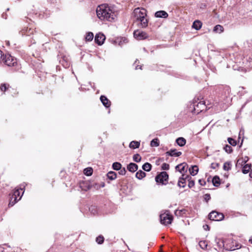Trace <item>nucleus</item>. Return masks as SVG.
Returning <instances> with one entry per match:
<instances>
[{"instance_id": "412c9836", "label": "nucleus", "mask_w": 252, "mask_h": 252, "mask_svg": "<svg viewBox=\"0 0 252 252\" xmlns=\"http://www.w3.org/2000/svg\"><path fill=\"white\" fill-rule=\"evenodd\" d=\"M140 146V142L136 141H131L129 145V147L131 149H136L138 148Z\"/></svg>"}, {"instance_id": "09e8293b", "label": "nucleus", "mask_w": 252, "mask_h": 252, "mask_svg": "<svg viewBox=\"0 0 252 252\" xmlns=\"http://www.w3.org/2000/svg\"><path fill=\"white\" fill-rule=\"evenodd\" d=\"M3 57H4V56L2 54V52L0 50V63H2V61L3 60Z\"/></svg>"}, {"instance_id": "6ab92c4d", "label": "nucleus", "mask_w": 252, "mask_h": 252, "mask_svg": "<svg viewBox=\"0 0 252 252\" xmlns=\"http://www.w3.org/2000/svg\"><path fill=\"white\" fill-rule=\"evenodd\" d=\"M189 171L190 174L192 176L196 175L198 171V166L196 165L192 166L191 168L189 169Z\"/></svg>"}, {"instance_id": "4d7b16f0", "label": "nucleus", "mask_w": 252, "mask_h": 252, "mask_svg": "<svg viewBox=\"0 0 252 252\" xmlns=\"http://www.w3.org/2000/svg\"><path fill=\"white\" fill-rule=\"evenodd\" d=\"M206 228H204V229H206V228H209V226L208 225H206Z\"/></svg>"}, {"instance_id": "2eb2a0df", "label": "nucleus", "mask_w": 252, "mask_h": 252, "mask_svg": "<svg viewBox=\"0 0 252 252\" xmlns=\"http://www.w3.org/2000/svg\"><path fill=\"white\" fill-rule=\"evenodd\" d=\"M155 16L157 18H166L168 16V14L166 11L160 10L156 12L155 13Z\"/></svg>"}, {"instance_id": "7c9ffc66", "label": "nucleus", "mask_w": 252, "mask_h": 252, "mask_svg": "<svg viewBox=\"0 0 252 252\" xmlns=\"http://www.w3.org/2000/svg\"><path fill=\"white\" fill-rule=\"evenodd\" d=\"M93 169L91 167H88L84 170V174L87 176H90L93 174Z\"/></svg>"}, {"instance_id": "79ce46f5", "label": "nucleus", "mask_w": 252, "mask_h": 252, "mask_svg": "<svg viewBox=\"0 0 252 252\" xmlns=\"http://www.w3.org/2000/svg\"><path fill=\"white\" fill-rule=\"evenodd\" d=\"M161 168L162 170H168L169 169V165L167 163H164L161 165Z\"/></svg>"}, {"instance_id": "bb28decb", "label": "nucleus", "mask_w": 252, "mask_h": 252, "mask_svg": "<svg viewBox=\"0 0 252 252\" xmlns=\"http://www.w3.org/2000/svg\"><path fill=\"white\" fill-rule=\"evenodd\" d=\"M152 165L149 162H146L142 165V169L146 171H150Z\"/></svg>"}, {"instance_id": "37998d69", "label": "nucleus", "mask_w": 252, "mask_h": 252, "mask_svg": "<svg viewBox=\"0 0 252 252\" xmlns=\"http://www.w3.org/2000/svg\"><path fill=\"white\" fill-rule=\"evenodd\" d=\"M204 200L207 202L211 199L210 194L206 193L204 195Z\"/></svg>"}, {"instance_id": "20e7f679", "label": "nucleus", "mask_w": 252, "mask_h": 252, "mask_svg": "<svg viewBox=\"0 0 252 252\" xmlns=\"http://www.w3.org/2000/svg\"><path fill=\"white\" fill-rule=\"evenodd\" d=\"M160 222L164 225L171 224L173 220V216L169 214V211H166L160 215Z\"/></svg>"}, {"instance_id": "13d9d810", "label": "nucleus", "mask_w": 252, "mask_h": 252, "mask_svg": "<svg viewBox=\"0 0 252 252\" xmlns=\"http://www.w3.org/2000/svg\"><path fill=\"white\" fill-rule=\"evenodd\" d=\"M206 228H204V229H206V228H209V226L208 225H206Z\"/></svg>"}, {"instance_id": "2f4dec72", "label": "nucleus", "mask_w": 252, "mask_h": 252, "mask_svg": "<svg viewBox=\"0 0 252 252\" xmlns=\"http://www.w3.org/2000/svg\"><path fill=\"white\" fill-rule=\"evenodd\" d=\"M199 245L202 249L205 250L207 248L208 244L206 241H200L199 242Z\"/></svg>"}, {"instance_id": "39448f33", "label": "nucleus", "mask_w": 252, "mask_h": 252, "mask_svg": "<svg viewBox=\"0 0 252 252\" xmlns=\"http://www.w3.org/2000/svg\"><path fill=\"white\" fill-rule=\"evenodd\" d=\"M3 63L8 66H14L17 64L16 59L11 56L10 54H6L3 57Z\"/></svg>"}, {"instance_id": "49530a36", "label": "nucleus", "mask_w": 252, "mask_h": 252, "mask_svg": "<svg viewBox=\"0 0 252 252\" xmlns=\"http://www.w3.org/2000/svg\"><path fill=\"white\" fill-rule=\"evenodd\" d=\"M180 178H183L184 179V180H186L187 179H191V177L189 176V175H186L185 174H183L182 177H180Z\"/></svg>"}, {"instance_id": "6e6d98bb", "label": "nucleus", "mask_w": 252, "mask_h": 252, "mask_svg": "<svg viewBox=\"0 0 252 252\" xmlns=\"http://www.w3.org/2000/svg\"><path fill=\"white\" fill-rule=\"evenodd\" d=\"M249 241L252 244V237L250 239Z\"/></svg>"}, {"instance_id": "680f3d73", "label": "nucleus", "mask_w": 252, "mask_h": 252, "mask_svg": "<svg viewBox=\"0 0 252 252\" xmlns=\"http://www.w3.org/2000/svg\"><path fill=\"white\" fill-rule=\"evenodd\" d=\"M170 183H172L173 185H174V183L173 182H171Z\"/></svg>"}, {"instance_id": "ddd939ff", "label": "nucleus", "mask_w": 252, "mask_h": 252, "mask_svg": "<svg viewBox=\"0 0 252 252\" xmlns=\"http://www.w3.org/2000/svg\"><path fill=\"white\" fill-rule=\"evenodd\" d=\"M100 101L103 105L106 108H108L111 105V101L104 95H101L100 97Z\"/></svg>"}, {"instance_id": "4468645a", "label": "nucleus", "mask_w": 252, "mask_h": 252, "mask_svg": "<svg viewBox=\"0 0 252 252\" xmlns=\"http://www.w3.org/2000/svg\"><path fill=\"white\" fill-rule=\"evenodd\" d=\"M22 190L23 189L21 188L15 190L12 197H13V198L18 199V200H19L21 198V197L24 193V191H23L22 194L21 195V192L22 191Z\"/></svg>"}, {"instance_id": "ea45409f", "label": "nucleus", "mask_w": 252, "mask_h": 252, "mask_svg": "<svg viewBox=\"0 0 252 252\" xmlns=\"http://www.w3.org/2000/svg\"><path fill=\"white\" fill-rule=\"evenodd\" d=\"M19 200L18 199H16L15 198H13V197H11V199L10 200L9 206H13Z\"/></svg>"}, {"instance_id": "4c0bfd02", "label": "nucleus", "mask_w": 252, "mask_h": 252, "mask_svg": "<svg viewBox=\"0 0 252 252\" xmlns=\"http://www.w3.org/2000/svg\"><path fill=\"white\" fill-rule=\"evenodd\" d=\"M96 242L98 244H102L104 242V237L102 236H99L96 238Z\"/></svg>"}, {"instance_id": "3c124183", "label": "nucleus", "mask_w": 252, "mask_h": 252, "mask_svg": "<svg viewBox=\"0 0 252 252\" xmlns=\"http://www.w3.org/2000/svg\"><path fill=\"white\" fill-rule=\"evenodd\" d=\"M99 186H100V188H103V187H104V186H105V183H104V182H101V183L99 184Z\"/></svg>"}, {"instance_id": "cd10ccee", "label": "nucleus", "mask_w": 252, "mask_h": 252, "mask_svg": "<svg viewBox=\"0 0 252 252\" xmlns=\"http://www.w3.org/2000/svg\"><path fill=\"white\" fill-rule=\"evenodd\" d=\"M94 38V34L92 32H88L86 36L85 39L86 41H91Z\"/></svg>"}, {"instance_id": "c03bdc74", "label": "nucleus", "mask_w": 252, "mask_h": 252, "mask_svg": "<svg viewBox=\"0 0 252 252\" xmlns=\"http://www.w3.org/2000/svg\"><path fill=\"white\" fill-rule=\"evenodd\" d=\"M219 166V163H212L211 165V168L213 169H215L218 168Z\"/></svg>"}, {"instance_id": "b1692460", "label": "nucleus", "mask_w": 252, "mask_h": 252, "mask_svg": "<svg viewBox=\"0 0 252 252\" xmlns=\"http://www.w3.org/2000/svg\"><path fill=\"white\" fill-rule=\"evenodd\" d=\"M251 164H247L245 165L242 169V172L244 174H247L251 169Z\"/></svg>"}, {"instance_id": "a878e982", "label": "nucleus", "mask_w": 252, "mask_h": 252, "mask_svg": "<svg viewBox=\"0 0 252 252\" xmlns=\"http://www.w3.org/2000/svg\"><path fill=\"white\" fill-rule=\"evenodd\" d=\"M91 188H94L96 189H98L100 188V186H99V184L98 183H94L91 186L88 185L86 189H83L85 190H87L90 189Z\"/></svg>"}, {"instance_id": "de8ad7c7", "label": "nucleus", "mask_w": 252, "mask_h": 252, "mask_svg": "<svg viewBox=\"0 0 252 252\" xmlns=\"http://www.w3.org/2000/svg\"><path fill=\"white\" fill-rule=\"evenodd\" d=\"M0 90L1 91H3V92H5L6 89H7V87H6V86L5 84H1L0 87Z\"/></svg>"}, {"instance_id": "c756f323", "label": "nucleus", "mask_w": 252, "mask_h": 252, "mask_svg": "<svg viewBox=\"0 0 252 252\" xmlns=\"http://www.w3.org/2000/svg\"><path fill=\"white\" fill-rule=\"evenodd\" d=\"M152 147H158L159 145V140L158 138L153 139L150 144Z\"/></svg>"}, {"instance_id": "f704fd0d", "label": "nucleus", "mask_w": 252, "mask_h": 252, "mask_svg": "<svg viewBox=\"0 0 252 252\" xmlns=\"http://www.w3.org/2000/svg\"><path fill=\"white\" fill-rule=\"evenodd\" d=\"M223 169L225 171H228L231 169V164L230 162H225L223 164Z\"/></svg>"}, {"instance_id": "dca6fc26", "label": "nucleus", "mask_w": 252, "mask_h": 252, "mask_svg": "<svg viewBox=\"0 0 252 252\" xmlns=\"http://www.w3.org/2000/svg\"><path fill=\"white\" fill-rule=\"evenodd\" d=\"M138 165L134 163L131 162L127 166V170L131 172H134L138 169Z\"/></svg>"}, {"instance_id": "1a4fd4ad", "label": "nucleus", "mask_w": 252, "mask_h": 252, "mask_svg": "<svg viewBox=\"0 0 252 252\" xmlns=\"http://www.w3.org/2000/svg\"><path fill=\"white\" fill-rule=\"evenodd\" d=\"M133 36L137 40H143L148 37L146 32L139 30L135 31L133 32Z\"/></svg>"}, {"instance_id": "f257e3e1", "label": "nucleus", "mask_w": 252, "mask_h": 252, "mask_svg": "<svg viewBox=\"0 0 252 252\" xmlns=\"http://www.w3.org/2000/svg\"><path fill=\"white\" fill-rule=\"evenodd\" d=\"M96 14L101 20H106L112 22L115 17V14L110 9V7L103 4L99 5L96 9Z\"/></svg>"}, {"instance_id": "a18cd8bd", "label": "nucleus", "mask_w": 252, "mask_h": 252, "mask_svg": "<svg viewBox=\"0 0 252 252\" xmlns=\"http://www.w3.org/2000/svg\"><path fill=\"white\" fill-rule=\"evenodd\" d=\"M126 171L125 167H124L122 169L121 168V169L120 170V171L119 172V174L122 175H125L126 174Z\"/></svg>"}, {"instance_id": "9b49d317", "label": "nucleus", "mask_w": 252, "mask_h": 252, "mask_svg": "<svg viewBox=\"0 0 252 252\" xmlns=\"http://www.w3.org/2000/svg\"><path fill=\"white\" fill-rule=\"evenodd\" d=\"M175 169L176 170H178L181 173H184V172H187L188 169V164L185 162L181 163L177 165L175 167Z\"/></svg>"}, {"instance_id": "864d4df0", "label": "nucleus", "mask_w": 252, "mask_h": 252, "mask_svg": "<svg viewBox=\"0 0 252 252\" xmlns=\"http://www.w3.org/2000/svg\"><path fill=\"white\" fill-rule=\"evenodd\" d=\"M182 211V210H176L175 212V214L176 215H178L177 214V213L179 212V213H180V212Z\"/></svg>"}, {"instance_id": "e433bc0d", "label": "nucleus", "mask_w": 252, "mask_h": 252, "mask_svg": "<svg viewBox=\"0 0 252 252\" xmlns=\"http://www.w3.org/2000/svg\"><path fill=\"white\" fill-rule=\"evenodd\" d=\"M223 149L227 153H231L233 151L232 147L230 145H226L224 147Z\"/></svg>"}, {"instance_id": "c9c22d12", "label": "nucleus", "mask_w": 252, "mask_h": 252, "mask_svg": "<svg viewBox=\"0 0 252 252\" xmlns=\"http://www.w3.org/2000/svg\"><path fill=\"white\" fill-rule=\"evenodd\" d=\"M227 141L229 144L232 146H235L237 144V141L235 140L230 137L228 138Z\"/></svg>"}, {"instance_id": "a19ab883", "label": "nucleus", "mask_w": 252, "mask_h": 252, "mask_svg": "<svg viewBox=\"0 0 252 252\" xmlns=\"http://www.w3.org/2000/svg\"><path fill=\"white\" fill-rule=\"evenodd\" d=\"M189 184H188V187L189 188H192L194 186V181L191 179H188Z\"/></svg>"}, {"instance_id": "e2e57ef3", "label": "nucleus", "mask_w": 252, "mask_h": 252, "mask_svg": "<svg viewBox=\"0 0 252 252\" xmlns=\"http://www.w3.org/2000/svg\"><path fill=\"white\" fill-rule=\"evenodd\" d=\"M235 249H234H234H231V250H230V251H233V250H234Z\"/></svg>"}, {"instance_id": "a211bd4d", "label": "nucleus", "mask_w": 252, "mask_h": 252, "mask_svg": "<svg viewBox=\"0 0 252 252\" xmlns=\"http://www.w3.org/2000/svg\"><path fill=\"white\" fill-rule=\"evenodd\" d=\"M212 183L215 187H218L220 184V179L219 176H215L212 179Z\"/></svg>"}, {"instance_id": "473e14b6", "label": "nucleus", "mask_w": 252, "mask_h": 252, "mask_svg": "<svg viewBox=\"0 0 252 252\" xmlns=\"http://www.w3.org/2000/svg\"><path fill=\"white\" fill-rule=\"evenodd\" d=\"M178 186L180 187L184 188L186 186V181L183 178H179Z\"/></svg>"}, {"instance_id": "c85d7f7f", "label": "nucleus", "mask_w": 252, "mask_h": 252, "mask_svg": "<svg viewBox=\"0 0 252 252\" xmlns=\"http://www.w3.org/2000/svg\"><path fill=\"white\" fill-rule=\"evenodd\" d=\"M112 167L115 170H119L122 167V165L120 163L116 162L113 163Z\"/></svg>"}, {"instance_id": "0e129e2a", "label": "nucleus", "mask_w": 252, "mask_h": 252, "mask_svg": "<svg viewBox=\"0 0 252 252\" xmlns=\"http://www.w3.org/2000/svg\"><path fill=\"white\" fill-rule=\"evenodd\" d=\"M243 142V140H242V142H241V145H242V144Z\"/></svg>"}, {"instance_id": "58836bf2", "label": "nucleus", "mask_w": 252, "mask_h": 252, "mask_svg": "<svg viewBox=\"0 0 252 252\" xmlns=\"http://www.w3.org/2000/svg\"><path fill=\"white\" fill-rule=\"evenodd\" d=\"M245 163H246V161L245 160H244L243 159L239 158L237 161L236 166H237L240 165L241 166H242L243 165V164H245Z\"/></svg>"}, {"instance_id": "8fccbe9b", "label": "nucleus", "mask_w": 252, "mask_h": 252, "mask_svg": "<svg viewBox=\"0 0 252 252\" xmlns=\"http://www.w3.org/2000/svg\"><path fill=\"white\" fill-rule=\"evenodd\" d=\"M198 182H199V184L202 186H205L206 184V182L204 180L199 179L198 181Z\"/></svg>"}, {"instance_id": "603ef678", "label": "nucleus", "mask_w": 252, "mask_h": 252, "mask_svg": "<svg viewBox=\"0 0 252 252\" xmlns=\"http://www.w3.org/2000/svg\"><path fill=\"white\" fill-rule=\"evenodd\" d=\"M4 251V248L0 246V252H2Z\"/></svg>"}, {"instance_id": "4be33fe9", "label": "nucleus", "mask_w": 252, "mask_h": 252, "mask_svg": "<svg viewBox=\"0 0 252 252\" xmlns=\"http://www.w3.org/2000/svg\"><path fill=\"white\" fill-rule=\"evenodd\" d=\"M146 175V173L144 171L140 170L136 173L135 176L137 179L141 180L145 177Z\"/></svg>"}, {"instance_id": "5701e85b", "label": "nucleus", "mask_w": 252, "mask_h": 252, "mask_svg": "<svg viewBox=\"0 0 252 252\" xmlns=\"http://www.w3.org/2000/svg\"><path fill=\"white\" fill-rule=\"evenodd\" d=\"M108 178L111 180H113L116 179L117 174L113 171H110L107 174Z\"/></svg>"}, {"instance_id": "72a5a7b5", "label": "nucleus", "mask_w": 252, "mask_h": 252, "mask_svg": "<svg viewBox=\"0 0 252 252\" xmlns=\"http://www.w3.org/2000/svg\"><path fill=\"white\" fill-rule=\"evenodd\" d=\"M133 160L136 162H139L141 160V157L138 154H134L133 156Z\"/></svg>"}, {"instance_id": "0eeeda50", "label": "nucleus", "mask_w": 252, "mask_h": 252, "mask_svg": "<svg viewBox=\"0 0 252 252\" xmlns=\"http://www.w3.org/2000/svg\"><path fill=\"white\" fill-rule=\"evenodd\" d=\"M168 179V175L165 171H162L160 174H158L155 178L156 181L157 183H159L162 185H165L164 182L167 181Z\"/></svg>"}, {"instance_id": "f03ea898", "label": "nucleus", "mask_w": 252, "mask_h": 252, "mask_svg": "<svg viewBox=\"0 0 252 252\" xmlns=\"http://www.w3.org/2000/svg\"><path fill=\"white\" fill-rule=\"evenodd\" d=\"M134 21L140 24L141 28H146L148 26V20L146 18L147 16L146 10L144 8H136L133 12Z\"/></svg>"}, {"instance_id": "f3484780", "label": "nucleus", "mask_w": 252, "mask_h": 252, "mask_svg": "<svg viewBox=\"0 0 252 252\" xmlns=\"http://www.w3.org/2000/svg\"><path fill=\"white\" fill-rule=\"evenodd\" d=\"M202 23L199 20H195L193 23L192 28L195 29L196 30H199L202 27Z\"/></svg>"}, {"instance_id": "052dcab7", "label": "nucleus", "mask_w": 252, "mask_h": 252, "mask_svg": "<svg viewBox=\"0 0 252 252\" xmlns=\"http://www.w3.org/2000/svg\"><path fill=\"white\" fill-rule=\"evenodd\" d=\"M216 241L217 243H218L219 244V242H218V240L217 239H216Z\"/></svg>"}, {"instance_id": "393cba45", "label": "nucleus", "mask_w": 252, "mask_h": 252, "mask_svg": "<svg viewBox=\"0 0 252 252\" xmlns=\"http://www.w3.org/2000/svg\"><path fill=\"white\" fill-rule=\"evenodd\" d=\"M223 28L220 25H217L214 28L213 31L216 32H221L223 31Z\"/></svg>"}, {"instance_id": "9d476101", "label": "nucleus", "mask_w": 252, "mask_h": 252, "mask_svg": "<svg viewBox=\"0 0 252 252\" xmlns=\"http://www.w3.org/2000/svg\"><path fill=\"white\" fill-rule=\"evenodd\" d=\"M105 39V35L101 33L96 34L94 38L95 42L99 45H102Z\"/></svg>"}, {"instance_id": "7ed1b4c3", "label": "nucleus", "mask_w": 252, "mask_h": 252, "mask_svg": "<svg viewBox=\"0 0 252 252\" xmlns=\"http://www.w3.org/2000/svg\"><path fill=\"white\" fill-rule=\"evenodd\" d=\"M21 33L22 35H25L27 36H31L32 35L31 37V42L33 44L35 43V41L37 40L38 38V34L33 28H27L26 29L23 30L21 31Z\"/></svg>"}, {"instance_id": "423d86ee", "label": "nucleus", "mask_w": 252, "mask_h": 252, "mask_svg": "<svg viewBox=\"0 0 252 252\" xmlns=\"http://www.w3.org/2000/svg\"><path fill=\"white\" fill-rule=\"evenodd\" d=\"M193 107V109L191 112L196 114L200 113L206 108L205 103L203 101H200L196 104L194 103Z\"/></svg>"}, {"instance_id": "bf43d9fd", "label": "nucleus", "mask_w": 252, "mask_h": 252, "mask_svg": "<svg viewBox=\"0 0 252 252\" xmlns=\"http://www.w3.org/2000/svg\"><path fill=\"white\" fill-rule=\"evenodd\" d=\"M206 228H204V229H206V228H209V226L208 225H206Z\"/></svg>"}, {"instance_id": "aec40b11", "label": "nucleus", "mask_w": 252, "mask_h": 252, "mask_svg": "<svg viewBox=\"0 0 252 252\" xmlns=\"http://www.w3.org/2000/svg\"><path fill=\"white\" fill-rule=\"evenodd\" d=\"M176 142L179 146L182 147L186 144V140L183 137H179L176 139Z\"/></svg>"}, {"instance_id": "5fc2aeb1", "label": "nucleus", "mask_w": 252, "mask_h": 252, "mask_svg": "<svg viewBox=\"0 0 252 252\" xmlns=\"http://www.w3.org/2000/svg\"><path fill=\"white\" fill-rule=\"evenodd\" d=\"M249 176L250 177V178H252V170H251V171L250 172Z\"/></svg>"}, {"instance_id": "6e6552de", "label": "nucleus", "mask_w": 252, "mask_h": 252, "mask_svg": "<svg viewBox=\"0 0 252 252\" xmlns=\"http://www.w3.org/2000/svg\"><path fill=\"white\" fill-rule=\"evenodd\" d=\"M224 215L223 214L213 211L209 215V219L215 221H220L223 220Z\"/></svg>"}, {"instance_id": "f8f14e48", "label": "nucleus", "mask_w": 252, "mask_h": 252, "mask_svg": "<svg viewBox=\"0 0 252 252\" xmlns=\"http://www.w3.org/2000/svg\"><path fill=\"white\" fill-rule=\"evenodd\" d=\"M165 154L168 156L178 157L182 155V152H177L176 149H171L166 152Z\"/></svg>"}]
</instances>
